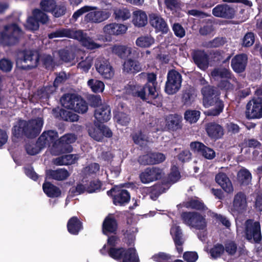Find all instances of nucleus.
<instances>
[{"instance_id": "nucleus-22", "label": "nucleus", "mask_w": 262, "mask_h": 262, "mask_svg": "<svg viewBox=\"0 0 262 262\" xmlns=\"http://www.w3.org/2000/svg\"><path fill=\"white\" fill-rule=\"evenodd\" d=\"M149 23L157 30L163 33H167L169 28L166 22L159 14L152 13L149 14Z\"/></svg>"}, {"instance_id": "nucleus-53", "label": "nucleus", "mask_w": 262, "mask_h": 262, "mask_svg": "<svg viewBox=\"0 0 262 262\" xmlns=\"http://www.w3.org/2000/svg\"><path fill=\"white\" fill-rule=\"evenodd\" d=\"M96 9H97L96 7H93L88 5L84 6L76 10L73 13L72 16V19L74 20V21H76L78 18L82 16L83 14L87 12L89 13V12L95 10Z\"/></svg>"}, {"instance_id": "nucleus-25", "label": "nucleus", "mask_w": 262, "mask_h": 262, "mask_svg": "<svg viewBox=\"0 0 262 262\" xmlns=\"http://www.w3.org/2000/svg\"><path fill=\"white\" fill-rule=\"evenodd\" d=\"M58 133L53 130L45 131L39 136L37 139V144L40 145L41 147H45L47 146L54 143L57 141Z\"/></svg>"}, {"instance_id": "nucleus-24", "label": "nucleus", "mask_w": 262, "mask_h": 262, "mask_svg": "<svg viewBox=\"0 0 262 262\" xmlns=\"http://www.w3.org/2000/svg\"><path fill=\"white\" fill-rule=\"evenodd\" d=\"M205 130L208 136L214 140L221 138L224 134L223 127L214 122L206 124Z\"/></svg>"}, {"instance_id": "nucleus-56", "label": "nucleus", "mask_w": 262, "mask_h": 262, "mask_svg": "<svg viewBox=\"0 0 262 262\" xmlns=\"http://www.w3.org/2000/svg\"><path fill=\"white\" fill-rule=\"evenodd\" d=\"M101 187L102 183L99 180H93L86 185V192L89 193L97 192L101 189Z\"/></svg>"}, {"instance_id": "nucleus-6", "label": "nucleus", "mask_w": 262, "mask_h": 262, "mask_svg": "<svg viewBox=\"0 0 262 262\" xmlns=\"http://www.w3.org/2000/svg\"><path fill=\"white\" fill-rule=\"evenodd\" d=\"M205 216L196 211H184L181 214V220L184 224L199 230H204L207 228Z\"/></svg>"}, {"instance_id": "nucleus-3", "label": "nucleus", "mask_w": 262, "mask_h": 262, "mask_svg": "<svg viewBox=\"0 0 262 262\" xmlns=\"http://www.w3.org/2000/svg\"><path fill=\"white\" fill-rule=\"evenodd\" d=\"M100 253L103 255L107 254L119 262H140L138 254L135 248L120 247L106 250V245L105 244L100 250Z\"/></svg>"}, {"instance_id": "nucleus-5", "label": "nucleus", "mask_w": 262, "mask_h": 262, "mask_svg": "<svg viewBox=\"0 0 262 262\" xmlns=\"http://www.w3.org/2000/svg\"><path fill=\"white\" fill-rule=\"evenodd\" d=\"M22 34L20 28L16 24L6 25L4 31L0 33V42L4 46L17 44Z\"/></svg>"}, {"instance_id": "nucleus-13", "label": "nucleus", "mask_w": 262, "mask_h": 262, "mask_svg": "<svg viewBox=\"0 0 262 262\" xmlns=\"http://www.w3.org/2000/svg\"><path fill=\"white\" fill-rule=\"evenodd\" d=\"M163 173V169L158 167H148L140 173L139 178L142 183L148 184L160 180Z\"/></svg>"}, {"instance_id": "nucleus-62", "label": "nucleus", "mask_w": 262, "mask_h": 262, "mask_svg": "<svg viewBox=\"0 0 262 262\" xmlns=\"http://www.w3.org/2000/svg\"><path fill=\"white\" fill-rule=\"evenodd\" d=\"M211 216L215 220L216 222L221 223L223 226H225L227 228H229L231 224L229 220L225 216L217 214L215 212H212Z\"/></svg>"}, {"instance_id": "nucleus-8", "label": "nucleus", "mask_w": 262, "mask_h": 262, "mask_svg": "<svg viewBox=\"0 0 262 262\" xmlns=\"http://www.w3.org/2000/svg\"><path fill=\"white\" fill-rule=\"evenodd\" d=\"M245 237L251 243L259 244L262 239L260 225L252 219L247 220L245 223Z\"/></svg>"}, {"instance_id": "nucleus-18", "label": "nucleus", "mask_w": 262, "mask_h": 262, "mask_svg": "<svg viewBox=\"0 0 262 262\" xmlns=\"http://www.w3.org/2000/svg\"><path fill=\"white\" fill-rule=\"evenodd\" d=\"M194 63L201 70L205 71L209 67V57L203 50H194L191 53Z\"/></svg>"}, {"instance_id": "nucleus-7", "label": "nucleus", "mask_w": 262, "mask_h": 262, "mask_svg": "<svg viewBox=\"0 0 262 262\" xmlns=\"http://www.w3.org/2000/svg\"><path fill=\"white\" fill-rule=\"evenodd\" d=\"M77 137L74 134H65L53 144L52 152L55 155L71 152L73 150L71 144L74 143Z\"/></svg>"}, {"instance_id": "nucleus-31", "label": "nucleus", "mask_w": 262, "mask_h": 262, "mask_svg": "<svg viewBox=\"0 0 262 262\" xmlns=\"http://www.w3.org/2000/svg\"><path fill=\"white\" fill-rule=\"evenodd\" d=\"M128 92L134 97H139L148 103H152V100L148 99V91L144 86H142L139 84L129 85Z\"/></svg>"}, {"instance_id": "nucleus-10", "label": "nucleus", "mask_w": 262, "mask_h": 262, "mask_svg": "<svg viewBox=\"0 0 262 262\" xmlns=\"http://www.w3.org/2000/svg\"><path fill=\"white\" fill-rule=\"evenodd\" d=\"M107 194L112 198L113 204L116 206H125L130 200L129 192L117 186L107 191Z\"/></svg>"}, {"instance_id": "nucleus-38", "label": "nucleus", "mask_w": 262, "mask_h": 262, "mask_svg": "<svg viewBox=\"0 0 262 262\" xmlns=\"http://www.w3.org/2000/svg\"><path fill=\"white\" fill-rule=\"evenodd\" d=\"M42 189L45 193L49 198H58L61 195L60 188L50 182H45L42 185Z\"/></svg>"}, {"instance_id": "nucleus-46", "label": "nucleus", "mask_w": 262, "mask_h": 262, "mask_svg": "<svg viewBox=\"0 0 262 262\" xmlns=\"http://www.w3.org/2000/svg\"><path fill=\"white\" fill-rule=\"evenodd\" d=\"M88 105L85 100L78 96L73 110L79 114H84L88 111Z\"/></svg>"}, {"instance_id": "nucleus-14", "label": "nucleus", "mask_w": 262, "mask_h": 262, "mask_svg": "<svg viewBox=\"0 0 262 262\" xmlns=\"http://www.w3.org/2000/svg\"><path fill=\"white\" fill-rule=\"evenodd\" d=\"M235 8L231 5L222 4L216 5L212 10L213 16L225 19H232L236 14Z\"/></svg>"}, {"instance_id": "nucleus-49", "label": "nucleus", "mask_w": 262, "mask_h": 262, "mask_svg": "<svg viewBox=\"0 0 262 262\" xmlns=\"http://www.w3.org/2000/svg\"><path fill=\"white\" fill-rule=\"evenodd\" d=\"M132 139L135 144L143 147L145 145L146 141V136L141 130H139L132 135Z\"/></svg>"}, {"instance_id": "nucleus-19", "label": "nucleus", "mask_w": 262, "mask_h": 262, "mask_svg": "<svg viewBox=\"0 0 262 262\" xmlns=\"http://www.w3.org/2000/svg\"><path fill=\"white\" fill-rule=\"evenodd\" d=\"M190 147L193 152L201 154L207 159L212 160L215 157L214 150L201 142H192L190 143Z\"/></svg>"}, {"instance_id": "nucleus-59", "label": "nucleus", "mask_w": 262, "mask_h": 262, "mask_svg": "<svg viewBox=\"0 0 262 262\" xmlns=\"http://www.w3.org/2000/svg\"><path fill=\"white\" fill-rule=\"evenodd\" d=\"M98 124V127H91L88 129L89 135L94 140L97 141H102L103 140L102 133Z\"/></svg>"}, {"instance_id": "nucleus-51", "label": "nucleus", "mask_w": 262, "mask_h": 262, "mask_svg": "<svg viewBox=\"0 0 262 262\" xmlns=\"http://www.w3.org/2000/svg\"><path fill=\"white\" fill-rule=\"evenodd\" d=\"M237 177L242 184L247 185L251 180L252 175L248 169L245 168L238 172Z\"/></svg>"}, {"instance_id": "nucleus-43", "label": "nucleus", "mask_w": 262, "mask_h": 262, "mask_svg": "<svg viewBox=\"0 0 262 262\" xmlns=\"http://www.w3.org/2000/svg\"><path fill=\"white\" fill-rule=\"evenodd\" d=\"M155 43V39L150 35H142L136 40V45L142 48H147Z\"/></svg>"}, {"instance_id": "nucleus-2", "label": "nucleus", "mask_w": 262, "mask_h": 262, "mask_svg": "<svg viewBox=\"0 0 262 262\" xmlns=\"http://www.w3.org/2000/svg\"><path fill=\"white\" fill-rule=\"evenodd\" d=\"M49 39L58 37H67L78 40L84 48L94 50L100 47V45L96 43L92 37L82 30H75L71 28H60L54 32L48 34Z\"/></svg>"}, {"instance_id": "nucleus-34", "label": "nucleus", "mask_w": 262, "mask_h": 262, "mask_svg": "<svg viewBox=\"0 0 262 262\" xmlns=\"http://www.w3.org/2000/svg\"><path fill=\"white\" fill-rule=\"evenodd\" d=\"M182 118L179 115L169 114L165 118L166 127L168 130L176 131L182 128Z\"/></svg>"}, {"instance_id": "nucleus-17", "label": "nucleus", "mask_w": 262, "mask_h": 262, "mask_svg": "<svg viewBox=\"0 0 262 262\" xmlns=\"http://www.w3.org/2000/svg\"><path fill=\"white\" fill-rule=\"evenodd\" d=\"M139 75L142 77L147 76V82L144 86L148 91V99L150 100L156 99L158 96V93L156 91L157 75L153 72L149 73L142 72Z\"/></svg>"}, {"instance_id": "nucleus-30", "label": "nucleus", "mask_w": 262, "mask_h": 262, "mask_svg": "<svg viewBox=\"0 0 262 262\" xmlns=\"http://www.w3.org/2000/svg\"><path fill=\"white\" fill-rule=\"evenodd\" d=\"M111 108L107 105H102L95 111L94 116L97 123L107 122L111 117Z\"/></svg>"}, {"instance_id": "nucleus-9", "label": "nucleus", "mask_w": 262, "mask_h": 262, "mask_svg": "<svg viewBox=\"0 0 262 262\" xmlns=\"http://www.w3.org/2000/svg\"><path fill=\"white\" fill-rule=\"evenodd\" d=\"M182 81V75L179 72L175 70L169 71L165 86L166 93L168 95L177 93L181 87Z\"/></svg>"}, {"instance_id": "nucleus-54", "label": "nucleus", "mask_w": 262, "mask_h": 262, "mask_svg": "<svg viewBox=\"0 0 262 262\" xmlns=\"http://www.w3.org/2000/svg\"><path fill=\"white\" fill-rule=\"evenodd\" d=\"M56 2L55 0H42L40 2L41 9L46 12L52 13L55 9Z\"/></svg>"}, {"instance_id": "nucleus-20", "label": "nucleus", "mask_w": 262, "mask_h": 262, "mask_svg": "<svg viewBox=\"0 0 262 262\" xmlns=\"http://www.w3.org/2000/svg\"><path fill=\"white\" fill-rule=\"evenodd\" d=\"M248 63V56L245 53L238 54L231 61V67L233 71L237 74L244 72Z\"/></svg>"}, {"instance_id": "nucleus-27", "label": "nucleus", "mask_w": 262, "mask_h": 262, "mask_svg": "<svg viewBox=\"0 0 262 262\" xmlns=\"http://www.w3.org/2000/svg\"><path fill=\"white\" fill-rule=\"evenodd\" d=\"M123 72L128 74L135 75L142 70L141 63L136 59L128 58L123 64Z\"/></svg>"}, {"instance_id": "nucleus-63", "label": "nucleus", "mask_w": 262, "mask_h": 262, "mask_svg": "<svg viewBox=\"0 0 262 262\" xmlns=\"http://www.w3.org/2000/svg\"><path fill=\"white\" fill-rule=\"evenodd\" d=\"M115 118L119 124L124 126L127 125L130 120L129 115L123 112L118 113Z\"/></svg>"}, {"instance_id": "nucleus-64", "label": "nucleus", "mask_w": 262, "mask_h": 262, "mask_svg": "<svg viewBox=\"0 0 262 262\" xmlns=\"http://www.w3.org/2000/svg\"><path fill=\"white\" fill-rule=\"evenodd\" d=\"M224 246L225 251L231 256L235 255L237 251V244L234 241H229L225 243Z\"/></svg>"}, {"instance_id": "nucleus-35", "label": "nucleus", "mask_w": 262, "mask_h": 262, "mask_svg": "<svg viewBox=\"0 0 262 262\" xmlns=\"http://www.w3.org/2000/svg\"><path fill=\"white\" fill-rule=\"evenodd\" d=\"M170 233L172 236L177 251L181 254L183 251V245L184 241L182 238L183 234L180 226H177L171 229Z\"/></svg>"}, {"instance_id": "nucleus-37", "label": "nucleus", "mask_w": 262, "mask_h": 262, "mask_svg": "<svg viewBox=\"0 0 262 262\" xmlns=\"http://www.w3.org/2000/svg\"><path fill=\"white\" fill-rule=\"evenodd\" d=\"M68 231L72 235H77L83 229V224L77 216H72L67 222Z\"/></svg>"}, {"instance_id": "nucleus-29", "label": "nucleus", "mask_w": 262, "mask_h": 262, "mask_svg": "<svg viewBox=\"0 0 262 262\" xmlns=\"http://www.w3.org/2000/svg\"><path fill=\"white\" fill-rule=\"evenodd\" d=\"M127 29V28L125 25L117 23L107 24L103 29L104 33L109 37L123 34L126 32Z\"/></svg>"}, {"instance_id": "nucleus-57", "label": "nucleus", "mask_w": 262, "mask_h": 262, "mask_svg": "<svg viewBox=\"0 0 262 262\" xmlns=\"http://www.w3.org/2000/svg\"><path fill=\"white\" fill-rule=\"evenodd\" d=\"M172 257L169 254L160 252L154 254L151 258L156 262H172Z\"/></svg>"}, {"instance_id": "nucleus-47", "label": "nucleus", "mask_w": 262, "mask_h": 262, "mask_svg": "<svg viewBox=\"0 0 262 262\" xmlns=\"http://www.w3.org/2000/svg\"><path fill=\"white\" fill-rule=\"evenodd\" d=\"M88 85L95 93L102 92L104 88V84L102 81L94 79L89 80Z\"/></svg>"}, {"instance_id": "nucleus-39", "label": "nucleus", "mask_w": 262, "mask_h": 262, "mask_svg": "<svg viewBox=\"0 0 262 262\" xmlns=\"http://www.w3.org/2000/svg\"><path fill=\"white\" fill-rule=\"evenodd\" d=\"M196 97L194 89L191 86L186 88L182 92V102L184 105L190 106Z\"/></svg>"}, {"instance_id": "nucleus-11", "label": "nucleus", "mask_w": 262, "mask_h": 262, "mask_svg": "<svg viewBox=\"0 0 262 262\" xmlns=\"http://www.w3.org/2000/svg\"><path fill=\"white\" fill-rule=\"evenodd\" d=\"M245 116L249 120L262 118V97H254L247 103Z\"/></svg>"}, {"instance_id": "nucleus-28", "label": "nucleus", "mask_w": 262, "mask_h": 262, "mask_svg": "<svg viewBox=\"0 0 262 262\" xmlns=\"http://www.w3.org/2000/svg\"><path fill=\"white\" fill-rule=\"evenodd\" d=\"M183 205L186 208L201 212H205L208 209L203 201L195 196L189 198L187 201L184 202Z\"/></svg>"}, {"instance_id": "nucleus-48", "label": "nucleus", "mask_w": 262, "mask_h": 262, "mask_svg": "<svg viewBox=\"0 0 262 262\" xmlns=\"http://www.w3.org/2000/svg\"><path fill=\"white\" fill-rule=\"evenodd\" d=\"M42 65L48 70H53L56 66L54 57L49 54H44L41 58Z\"/></svg>"}, {"instance_id": "nucleus-36", "label": "nucleus", "mask_w": 262, "mask_h": 262, "mask_svg": "<svg viewBox=\"0 0 262 262\" xmlns=\"http://www.w3.org/2000/svg\"><path fill=\"white\" fill-rule=\"evenodd\" d=\"M210 75L214 79L217 78L231 79L233 81L236 80V78L234 77L232 72L227 68H214L210 72Z\"/></svg>"}, {"instance_id": "nucleus-1", "label": "nucleus", "mask_w": 262, "mask_h": 262, "mask_svg": "<svg viewBox=\"0 0 262 262\" xmlns=\"http://www.w3.org/2000/svg\"><path fill=\"white\" fill-rule=\"evenodd\" d=\"M202 103L205 107L214 106L208 110L207 115L209 116H217L223 112L224 102L220 99L221 92L218 88L211 85L204 86L201 90Z\"/></svg>"}, {"instance_id": "nucleus-12", "label": "nucleus", "mask_w": 262, "mask_h": 262, "mask_svg": "<svg viewBox=\"0 0 262 262\" xmlns=\"http://www.w3.org/2000/svg\"><path fill=\"white\" fill-rule=\"evenodd\" d=\"M43 121L42 118H37L28 121L24 120V136L28 138L36 137L40 133Z\"/></svg>"}, {"instance_id": "nucleus-21", "label": "nucleus", "mask_w": 262, "mask_h": 262, "mask_svg": "<svg viewBox=\"0 0 262 262\" xmlns=\"http://www.w3.org/2000/svg\"><path fill=\"white\" fill-rule=\"evenodd\" d=\"M111 13L105 10L90 11L84 16V20L88 23L98 24L107 19Z\"/></svg>"}, {"instance_id": "nucleus-55", "label": "nucleus", "mask_w": 262, "mask_h": 262, "mask_svg": "<svg viewBox=\"0 0 262 262\" xmlns=\"http://www.w3.org/2000/svg\"><path fill=\"white\" fill-rule=\"evenodd\" d=\"M180 178L181 174L178 167L176 165H172L170 168V172L168 176V180L169 182L174 183L178 182Z\"/></svg>"}, {"instance_id": "nucleus-52", "label": "nucleus", "mask_w": 262, "mask_h": 262, "mask_svg": "<svg viewBox=\"0 0 262 262\" xmlns=\"http://www.w3.org/2000/svg\"><path fill=\"white\" fill-rule=\"evenodd\" d=\"M224 252V246L220 243L214 245L210 250V255L213 259L220 257Z\"/></svg>"}, {"instance_id": "nucleus-50", "label": "nucleus", "mask_w": 262, "mask_h": 262, "mask_svg": "<svg viewBox=\"0 0 262 262\" xmlns=\"http://www.w3.org/2000/svg\"><path fill=\"white\" fill-rule=\"evenodd\" d=\"M200 116V112L196 110H187L184 114V118L190 123H195Z\"/></svg>"}, {"instance_id": "nucleus-44", "label": "nucleus", "mask_w": 262, "mask_h": 262, "mask_svg": "<svg viewBox=\"0 0 262 262\" xmlns=\"http://www.w3.org/2000/svg\"><path fill=\"white\" fill-rule=\"evenodd\" d=\"M246 196L243 192H239L235 195L233 205L235 209L242 210L246 207Z\"/></svg>"}, {"instance_id": "nucleus-15", "label": "nucleus", "mask_w": 262, "mask_h": 262, "mask_svg": "<svg viewBox=\"0 0 262 262\" xmlns=\"http://www.w3.org/2000/svg\"><path fill=\"white\" fill-rule=\"evenodd\" d=\"M96 71L103 78L111 79L114 75V70L108 60L104 58H98L95 63Z\"/></svg>"}, {"instance_id": "nucleus-58", "label": "nucleus", "mask_w": 262, "mask_h": 262, "mask_svg": "<svg viewBox=\"0 0 262 262\" xmlns=\"http://www.w3.org/2000/svg\"><path fill=\"white\" fill-rule=\"evenodd\" d=\"M255 35L252 32H247L242 39V46L244 47H251L255 42Z\"/></svg>"}, {"instance_id": "nucleus-60", "label": "nucleus", "mask_w": 262, "mask_h": 262, "mask_svg": "<svg viewBox=\"0 0 262 262\" xmlns=\"http://www.w3.org/2000/svg\"><path fill=\"white\" fill-rule=\"evenodd\" d=\"M33 15L37 18L38 23L42 24H46L49 20L48 15L44 11L43 12L39 9H34L33 11Z\"/></svg>"}, {"instance_id": "nucleus-41", "label": "nucleus", "mask_w": 262, "mask_h": 262, "mask_svg": "<svg viewBox=\"0 0 262 262\" xmlns=\"http://www.w3.org/2000/svg\"><path fill=\"white\" fill-rule=\"evenodd\" d=\"M78 97V95L75 94H65L61 98L60 101L63 107L73 110Z\"/></svg>"}, {"instance_id": "nucleus-4", "label": "nucleus", "mask_w": 262, "mask_h": 262, "mask_svg": "<svg viewBox=\"0 0 262 262\" xmlns=\"http://www.w3.org/2000/svg\"><path fill=\"white\" fill-rule=\"evenodd\" d=\"M39 59V55L33 50L24 49L16 52V64L21 70H29L37 67Z\"/></svg>"}, {"instance_id": "nucleus-33", "label": "nucleus", "mask_w": 262, "mask_h": 262, "mask_svg": "<svg viewBox=\"0 0 262 262\" xmlns=\"http://www.w3.org/2000/svg\"><path fill=\"white\" fill-rule=\"evenodd\" d=\"M70 175V173L66 168H58L56 170L49 169L46 172V179L63 181L67 179Z\"/></svg>"}, {"instance_id": "nucleus-16", "label": "nucleus", "mask_w": 262, "mask_h": 262, "mask_svg": "<svg viewBox=\"0 0 262 262\" xmlns=\"http://www.w3.org/2000/svg\"><path fill=\"white\" fill-rule=\"evenodd\" d=\"M166 159L164 154L159 152H150L138 157V162L140 165H148L160 164Z\"/></svg>"}, {"instance_id": "nucleus-42", "label": "nucleus", "mask_w": 262, "mask_h": 262, "mask_svg": "<svg viewBox=\"0 0 262 262\" xmlns=\"http://www.w3.org/2000/svg\"><path fill=\"white\" fill-rule=\"evenodd\" d=\"M166 189L163 184L157 183L149 188L148 192L150 198L155 201L163 193L166 192Z\"/></svg>"}, {"instance_id": "nucleus-61", "label": "nucleus", "mask_w": 262, "mask_h": 262, "mask_svg": "<svg viewBox=\"0 0 262 262\" xmlns=\"http://www.w3.org/2000/svg\"><path fill=\"white\" fill-rule=\"evenodd\" d=\"M214 31V26L212 22L207 21L199 29V33L202 36L211 34Z\"/></svg>"}, {"instance_id": "nucleus-23", "label": "nucleus", "mask_w": 262, "mask_h": 262, "mask_svg": "<svg viewBox=\"0 0 262 262\" xmlns=\"http://www.w3.org/2000/svg\"><path fill=\"white\" fill-rule=\"evenodd\" d=\"M52 114L56 118L66 121L75 122L79 119V116L75 113L56 107L52 110Z\"/></svg>"}, {"instance_id": "nucleus-40", "label": "nucleus", "mask_w": 262, "mask_h": 262, "mask_svg": "<svg viewBox=\"0 0 262 262\" xmlns=\"http://www.w3.org/2000/svg\"><path fill=\"white\" fill-rule=\"evenodd\" d=\"M132 21L136 27L145 26L147 23V16L146 13L141 10L134 11Z\"/></svg>"}, {"instance_id": "nucleus-32", "label": "nucleus", "mask_w": 262, "mask_h": 262, "mask_svg": "<svg viewBox=\"0 0 262 262\" xmlns=\"http://www.w3.org/2000/svg\"><path fill=\"white\" fill-rule=\"evenodd\" d=\"M215 180L226 192L230 193L233 191L232 183L225 173L219 172L216 174Z\"/></svg>"}, {"instance_id": "nucleus-26", "label": "nucleus", "mask_w": 262, "mask_h": 262, "mask_svg": "<svg viewBox=\"0 0 262 262\" xmlns=\"http://www.w3.org/2000/svg\"><path fill=\"white\" fill-rule=\"evenodd\" d=\"M118 227L117 220L113 216L108 215L104 220L102 225V233L105 235L116 234Z\"/></svg>"}, {"instance_id": "nucleus-45", "label": "nucleus", "mask_w": 262, "mask_h": 262, "mask_svg": "<svg viewBox=\"0 0 262 262\" xmlns=\"http://www.w3.org/2000/svg\"><path fill=\"white\" fill-rule=\"evenodd\" d=\"M113 15L117 20H126L130 18V13L127 8H116L114 10Z\"/></svg>"}]
</instances>
